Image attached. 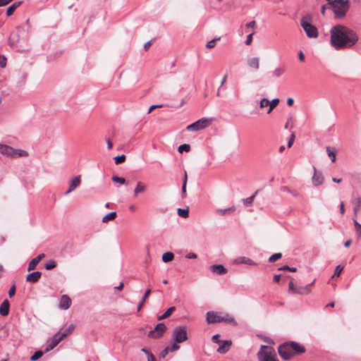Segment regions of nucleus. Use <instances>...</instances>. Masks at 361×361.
Masks as SVG:
<instances>
[{
	"instance_id": "obj_26",
	"label": "nucleus",
	"mask_w": 361,
	"mask_h": 361,
	"mask_svg": "<svg viewBox=\"0 0 361 361\" xmlns=\"http://www.w3.org/2000/svg\"><path fill=\"white\" fill-rule=\"evenodd\" d=\"M235 211V207L233 206V207L226 208V209H217L216 213L219 214V215L223 216V215H226L228 214H232Z\"/></svg>"
},
{
	"instance_id": "obj_52",
	"label": "nucleus",
	"mask_w": 361,
	"mask_h": 361,
	"mask_svg": "<svg viewBox=\"0 0 361 361\" xmlns=\"http://www.w3.org/2000/svg\"><path fill=\"white\" fill-rule=\"evenodd\" d=\"M343 270V267L341 265H338L335 269L334 276H338Z\"/></svg>"
},
{
	"instance_id": "obj_49",
	"label": "nucleus",
	"mask_w": 361,
	"mask_h": 361,
	"mask_svg": "<svg viewBox=\"0 0 361 361\" xmlns=\"http://www.w3.org/2000/svg\"><path fill=\"white\" fill-rule=\"evenodd\" d=\"M220 335L219 334L214 335L212 337V341L214 343L219 344L222 341L219 339Z\"/></svg>"
},
{
	"instance_id": "obj_15",
	"label": "nucleus",
	"mask_w": 361,
	"mask_h": 361,
	"mask_svg": "<svg viewBox=\"0 0 361 361\" xmlns=\"http://www.w3.org/2000/svg\"><path fill=\"white\" fill-rule=\"evenodd\" d=\"M314 281H313L311 283L305 286H297L295 290H294V293L300 294V295H307L311 292L310 287L313 285Z\"/></svg>"
},
{
	"instance_id": "obj_31",
	"label": "nucleus",
	"mask_w": 361,
	"mask_h": 361,
	"mask_svg": "<svg viewBox=\"0 0 361 361\" xmlns=\"http://www.w3.org/2000/svg\"><path fill=\"white\" fill-rule=\"evenodd\" d=\"M14 151H15V153H14L13 158L24 157L28 156V152L25 150L14 149Z\"/></svg>"
},
{
	"instance_id": "obj_53",
	"label": "nucleus",
	"mask_w": 361,
	"mask_h": 361,
	"mask_svg": "<svg viewBox=\"0 0 361 361\" xmlns=\"http://www.w3.org/2000/svg\"><path fill=\"white\" fill-rule=\"evenodd\" d=\"M15 293H16V286H15V285H13L8 290V295L10 298H11L15 295Z\"/></svg>"
},
{
	"instance_id": "obj_6",
	"label": "nucleus",
	"mask_w": 361,
	"mask_h": 361,
	"mask_svg": "<svg viewBox=\"0 0 361 361\" xmlns=\"http://www.w3.org/2000/svg\"><path fill=\"white\" fill-rule=\"evenodd\" d=\"M257 357L259 361H279L274 349L267 345L261 346Z\"/></svg>"
},
{
	"instance_id": "obj_30",
	"label": "nucleus",
	"mask_w": 361,
	"mask_h": 361,
	"mask_svg": "<svg viewBox=\"0 0 361 361\" xmlns=\"http://www.w3.org/2000/svg\"><path fill=\"white\" fill-rule=\"evenodd\" d=\"M360 207H361V198L357 197L355 200V206L353 207V214H354L355 217L357 216V212L360 209Z\"/></svg>"
},
{
	"instance_id": "obj_43",
	"label": "nucleus",
	"mask_w": 361,
	"mask_h": 361,
	"mask_svg": "<svg viewBox=\"0 0 361 361\" xmlns=\"http://www.w3.org/2000/svg\"><path fill=\"white\" fill-rule=\"evenodd\" d=\"M111 180L114 182L118 183L120 184H124L126 183V179L122 177H118L117 176H113Z\"/></svg>"
},
{
	"instance_id": "obj_17",
	"label": "nucleus",
	"mask_w": 361,
	"mask_h": 361,
	"mask_svg": "<svg viewBox=\"0 0 361 361\" xmlns=\"http://www.w3.org/2000/svg\"><path fill=\"white\" fill-rule=\"evenodd\" d=\"M44 254L42 253L37 255L36 257L33 258L28 264L27 271H30L34 270L39 262L44 257Z\"/></svg>"
},
{
	"instance_id": "obj_51",
	"label": "nucleus",
	"mask_w": 361,
	"mask_h": 361,
	"mask_svg": "<svg viewBox=\"0 0 361 361\" xmlns=\"http://www.w3.org/2000/svg\"><path fill=\"white\" fill-rule=\"evenodd\" d=\"M150 293H151V289L150 288L147 289L144 295L142 296L141 300L145 302L146 300L147 299V298L149 297Z\"/></svg>"
},
{
	"instance_id": "obj_39",
	"label": "nucleus",
	"mask_w": 361,
	"mask_h": 361,
	"mask_svg": "<svg viewBox=\"0 0 361 361\" xmlns=\"http://www.w3.org/2000/svg\"><path fill=\"white\" fill-rule=\"evenodd\" d=\"M326 152L331 161L334 162L336 161V152L332 151L329 147H326Z\"/></svg>"
},
{
	"instance_id": "obj_16",
	"label": "nucleus",
	"mask_w": 361,
	"mask_h": 361,
	"mask_svg": "<svg viewBox=\"0 0 361 361\" xmlns=\"http://www.w3.org/2000/svg\"><path fill=\"white\" fill-rule=\"evenodd\" d=\"M42 276V273L39 271H33L26 276V281L32 283H35L39 281Z\"/></svg>"
},
{
	"instance_id": "obj_21",
	"label": "nucleus",
	"mask_w": 361,
	"mask_h": 361,
	"mask_svg": "<svg viewBox=\"0 0 361 361\" xmlns=\"http://www.w3.org/2000/svg\"><path fill=\"white\" fill-rule=\"evenodd\" d=\"M10 303L7 299H5L0 305V314L5 317L9 313Z\"/></svg>"
},
{
	"instance_id": "obj_60",
	"label": "nucleus",
	"mask_w": 361,
	"mask_h": 361,
	"mask_svg": "<svg viewBox=\"0 0 361 361\" xmlns=\"http://www.w3.org/2000/svg\"><path fill=\"white\" fill-rule=\"evenodd\" d=\"M13 0H0V6H4L8 4Z\"/></svg>"
},
{
	"instance_id": "obj_11",
	"label": "nucleus",
	"mask_w": 361,
	"mask_h": 361,
	"mask_svg": "<svg viewBox=\"0 0 361 361\" xmlns=\"http://www.w3.org/2000/svg\"><path fill=\"white\" fill-rule=\"evenodd\" d=\"M231 345L232 341L231 340L222 341L219 344V348H217L216 351L220 354H225L230 350Z\"/></svg>"
},
{
	"instance_id": "obj_1",
	"label": "nucleus",
	"mask_w": 361,
	"mask_h": 361,
	"mask_svg": "<svg viewBox=\"0 0 361 361\" xmlns=\"http://www.w3.org/2000/svg\"><path fill=\"white\" fill-rule=\"evenodd\" d=\"M330 34V44L336 50L351 48L359 40L356 32L342 25L332 27Z\"/></svg>"
},
{
	"instance_id": "obj_37",
	"label": "nucleus",
	"mask_w": 361,
	"mask_h": 361,
	"mask_svg": "<svg viewBox=\"0 0 361 361\" xmlns=\"http://www.w3.org/2000/svg\"><path fill=\"white\" fill-rule=\"evenodd\" d=\"M257 192V191H256L255 192L254 195H252V196L249 197H247L245 199H243V202H244V204L245 206H250L252 205V202H253V200H254V198L255 197V194Z\"/></svg>"
},
{
	"instance_id": "obj_3",
	"label": "nucleus",
	"mask_w": 361,
	"mask_h": 361,
	"mask_svg": "<svg viewBox=\"0 0 361 361\" xmlns=\"http://www.w3.org/2000/svg\"><path fill=\"white\" fill-rule=\"evenodd\" d=\"M350 7V0H334L330 3L328 8L333 11L336 19L341 20L345 17Z\"/></svg>"
},
{
	"instance_id": "obj_18",
	"label": "nucleus",
	"mask_w": 361,
	"mask_h": 361,
	"mask_svg": "<svg viewBox=\"0 0 361 361\" xmlns=\"http://www.w3.org/2000/svg\"><path fill=\"white\" fill-rule=\"evenodd\" d=\"M71 305V300L67 295H63L59 302V307L62 310H67Z\"/></svg>"
},
{
	"instance_id": "obj_24",
	"label": "nucleus",
	"mask_w": 361,
	"mask_h": 361,
	"mask_svg": "<svg viewBox=\"0 0 361 361\" xmlns=\"http://www.w3.org/2000/svg\"><path fill=\"white\" fill-rule=\"evenodd\" d=\"M21 4L22 1H16L13 4H12L10 6H8L6 10L7 16H11L16 11V9L21 5Z\"/></svg>"
},
{
	"instance_id": "obj_56",
	"label": "nucleus",
	"mask_w": 361,
	"mask_h": 361,
	"mask_svg": "<svg viewBox=\"0 0 361 361\" xmlns=\"http://www.w3.org/2000/svg\"><path fill=\"white\" fill-rule=\"evenodd\" d=\"M187 259H196L197 255L194 252H189L185 255Z\"/></svg>"
},
{
	"instance_id": "obj_25",
	"label": "nucleus",
	"mask_w": 361,
	"mask_h": 361,
	"mask_svg": "<svg viewBox=\"0 0 361 361\" xmlns=\"http://www.w3.org/2000/svg\"><path fill=\"white\" fill-rule=\"evenodd\" d=\"M247 64L250 67L257 70L259 67V59L257 57L249 59L247 60Z\"/></svg>"
},
{
	"instance_id": "obj_29",
	"label": "nucleus",
	"mask_w": 361,
	"mask_h": 361,
	"mask_svg": "<svg viewBox=\"0 0 361 361\" xmlns=\"http://www.w3.org/2000/svg\"><path fill=\"white\" fill-rule=\"evenodd\" d=\"M174 258V255L171 252H166L162 255V261L164 262H169L172 261Z\"/></svg>"
},
{
	"instance_id": "obj_33",
	"label": "nucleus",
	"mask_w": 361,
	"mask_h": 361,
	"mask_svg": "<svg viewBox=\"0 0 361 361\" xmlns=\"http://www.w3.org/2000/svg\"><path fill=\"white\" fill-rule=\"evenodd\" d=\"M269 108L267 111L268 114L271 113V111L278 105V104L279 103V99L278 98H276L272 99L271 101H269Z\"/></svg>"
},
{
	"instance_id": "obj_23",
	"label": "nucleus",
	"mask_w": 361,
	"mask_h": 361,
	"mask_svg": "<svg viewBox=\"0 0 361 361\" xmlns=\"http://www.w3.org/2000/svg\"><path fill=\"white\" fill-rule=\"evenodd\" d=\"M74 329V326L73 324H71L68 328H66V329L63 330V331H58L57 333H56L58 336L61 339V341L66 338L68 334H70L72 331Z\"/></svg>"
},
{
	"instance_id": "obj_2",
	"label": "nucleus",
	"mask_w": 361,
	"mask_h": 361,
	"mask_svg": "<svg viewBox=\"0 0 361 361\" xmlns=\"http://www.w3.org/2000/svg\"><path fill=\"white\" fill-rule=\"evenodd\" d=\"M278 352L283 360H288L294 356L305 353V348L296 341H288L279 346Z\"/></svg>"
},
{
	"instance_id": "obj_44",
	"label": "nucleus",
	"mask_w": 361,
	"mask_h": 361,
	"mask_svg": "<svg viewBox=\"0 0 361 361\" xmlns=\"http://www.w3.org/2000/svg\"><path fill=\"white\" fill-rule=\"evenodd\" d=\"M279 271H290L292 272H295L297 271V268L296 267H290L288 265H283V266L279 267Z\"/></svg>"
},
{
	"instance_id": "obj_41",
	"label": "nucleus",
	"mask_w": 361,
	"mask_h": 361,
	"mask_svg": "<svg viewBox=\"0 0 361 361\" xmlns=\"http://www.w3.org/2000/svg\"><path fill=\"white\" fill-rule=\"evenodd\" d=\"M219 40H220V37L215 38V39H213L209 41L206 44V47L207 49H212V48L216 46V42Z\"/></svg>"
},
{
	"instance_id": "obj_38",
	"label": "nucleus",
	"mask_w": 361,
	"mask_h": 361,
	"mask_svg": "<svg viewBox=\"0 0 361 361\" xmlns=\"http://www.w3.org/2000/svg\"><path fill=\"white\" fill-rule=\"evenodd\" d=\"M43 352L42 350H37L30 357V360L32 361H36L43 355Z\"/></svg>"
},
{
	"instance_id": "obj_12",
	"label": "nucleus",
	"mask_w": 361,
	"mask_h": 361,
	"mask_svg": "<svg viewBox=\"0 0 361 361\" xmlns=\"http://www.w3.org/2000/svg\"><path fill=\"white\" fill-rule=\"evenodd\" d=\"M0 153L8 157L13 158L15 151L14 148L9 145L0 144Z\"/></svg>"
},
{
	"instance_id": "obj_4",
	"label": "nucleus",
	"mask_w": 361,
	"mask_h": 361,
	"mask_svg": "<svg viewBox=\"0 0 361 361\" xmlns=\"http://www.w3.org/2000/svg\"><path fill=\"white\" fill-rule=\"evenodd\" d=\"M207 322L209 324L225 322L226 324H230L233 326L237 325V322L232 315L229 314H222L220 312H216L214 311H210L207 313Z\"/></svg>"
},
{
	"instance_id": "obj_63",
	"label": "nucleus",
	"mask_w": 361,
	"mask_h": 361,
	"mask_svg": "<svg viewBox=\"0 0 361 361\" xmlns=\"http://www.w3.org/2000/svg\"><path fill=\"white\" fill-rule=\"evenodd\" d=\"M255 21H251L250 23H248L247 24H246V27H250V28H254L255 27Z\"/></svg>"
},
{
	"instance_id": "obj_10",
	"label": "nucleus",
	"mask_w": 361,
	"mask_h": 361,
	"mask_svg": "<svg viewBox=\"0 0 361 361\" xmlns=\"http://www.w3.org/2000/svg\"><path fill=\"white\" fill-rule=\"evenodd\" d=\"M81 183V176H76L69 181V188L65 192V195H68L74 190H75Z\"/></svg>"
},
{
	"instance_id": "obj_7",
	"label": "nucleus",
	"mask_w": 361,
	"mask_h": 361,
	"mask_svg": "<svg viewBox=\"0 0 361 361\" xmlns=\"http://www.w3.org/2000/svg\"><path fill=\"white\" fill-rule=\"evenodd\" d=\"M188 338L187 327L185 326H177L173 329L172 339L174 342L181 343Z\"/></svg>"
},
{
	"instance_id": "obj_57",
	"label": "nucleus",
	"mask_w": 361,
	"mask_h": 361,
	"mask_svg": "<svg viewBox=\"0 0 361 361\" xmlns=\"http://www.w3.org/2000/svg\"><path fill=\"white\" fill-rule=\"evenodd\" d=\"M288 288L289 290L294 293V290H295V288H297V286L294 284L293 281H290L288 284Z\"/></svg>"
},
{
	"instance_id": "obj_36",
	"label": "nucleus",
	"mask_w": 361,
	"mask_h": 361,
	"mask_svg": "<svg viewBox=\"0 0 361 361\" xmlns=\"http://www.w3.org/2000/svg\"><path fill=\"white\" fill-rule=\"evenodd\" d=\"M190 150V145H188V144H183V145H180L178 147V151L180 153H183V152H188Z\"/></svg>"
},
{
	"instance_id": "obj_58",
	"label": "nucleus",
	"mask_w": 361,
	"mask_h": 361,
	"mask_svg": "<svg viewBox=\"0 0 361 361\" xmlns=\"http://www.w3.org/2000/svg\"><path fill=\"white\" fill-rule=\"evenodd\" d=\"M295 135L293 134L291 135L290 138L289 139L288 142V147H290L293 145V141H294Z\"/></svg>"
},
{
	"instance_id": "obj_54",
	"label": "nucleus",
	"mask_w": 361,
	"mask_h": 361,
	"mask_svg": "<svg viewBox=\"0 0 361 361\" xmlns=\"http://www.w3.org/2000/svg\"><path fill=\"white\" fill-rule=\"evenodd\" d=\"M163 106L162 104H154V105H152L149 109H148V111H147V114H149L152 111V110L157 109V108H161Z\"/></svg>"
},
{
	"instance_id": "obj_13",
	"label": "nucleus",
	"mask_w": 361,
	"mask_h": 361,
	"mask_svg": "<svg viewBox=\"0 0 361 361\" xmlns=\"http://www.w3.org/2000/svg\"><path fill=\"white\" fill-rule=\"evenodd\" d=\"M314 175L312 176V183L314 186H319L324 182V177L321 172H318L314 166Z\"/></svg>"
},
{
	"instance_id": "obj_22",
	"label": "nucleus",
	"mask_w": 361,
	"mask_h": 361,
	"mask_svg": "<svg viewBox=\"0 0 361 361\" xmlns=\"http://www.w3.org/2000/svg\"><path fill=\"white\" fill-rule=\"evenodd\" d=\"M147 186L145 183L138 181L136 183V186L133 191V195L134 197H137L139 194L143 193L146 191Z\"/></svg>"
},
{
	"instance_id": "obj_40",
	"label": "nucleus",
	"mask_w": 361,
	"mask_h": 361,
	"mask_svg": "<svg viewBox=\"0 0 361 361\" xmlns=\"http://www.w3.org/2000/svg\"><path fill=\"white\" fill-rule=\"evenodd\" d=\"M282 257V254L281 252L274 253L269 258V262H274L276 260L281 259Z\"/></svg>"
},
{
	"instance_id": "obj_42",
	"label": "nucleus",
	"mask_w": 361,
	"mask_h": 361,
	"mask_svg": "<svg viewBox=\"0 0 361 361\" xmlns=\"http://www.w3.org/2000/svg\"><path fill=\"white\" fill-rule=\"evenodd\" d=\"M114 159L115 160L116 164H121V163L125 161L126 156L124 154H121V155L115 157L114 158Z\"/></svg>"
},
{
	"instance_id": "obj_32",
	"label": "nucleus",
	"mask_w": 361,
	"mask_h": 361,
	"mask_svg": "<svg viewBox=\"0 0 361 361\" xmlns=\"http://www.w3.org/2000/svg\"><path fill=\"white\" fill-rule=\"evenodd\" d=\"M353 224L356 231L357 236L361 238V224H359L355 218L353 219Z\"/></svg>"
},
{
	"instance_id": "obj_9",
	"label": "nucleus",
	"mask_w": 361,
	"mask_h": 361,
	"mask_svg": "<svg viewBox=\"0 0 361 361\" xmlns=\"http://www.w3.org/2000/svg\"><path fill=\"white\" fill-rule=\"evenodd\" d=\"M166 329L167 328L164 323H159L155 326L153 330L149 331L148 337L154 339L159 338L163 336Z\"/></svg>"
},
{
	"instance_id": "obj_20",
	"label": "nucleus",
	"mask_w": 361,
	"mask_h": 361,
	"mask_svg": "<svg viewBox=\"0 0 361 361\" xmlns=\"http://www.w3.org/2000/svg\"><path fill=\"white\" fill-rule=\"evenodd\" d=\"M234 263L237 264H245L250 266L257 265L256 262H255L253 260L247 257H239L234 259Z\"/></svg>"
},
{
	"instance_id": "obj_59",
	"label": "nucleus",
	"mask_w": 361,
	"mask_h": 361,
	"mask_svg": "<svg viewBox=\"0 0 361 361\" xmlns=\"http://www.w3.org/2000/svg\"><path fill=\"white\" fill-rule=\"evenodd\" d=\"M186 185L187 184L182 185V197L183 198L186 197Z\"/></svg>"
},
{
	"instance_id": "obj_45",
	"label": "nucleus",
	"mask_w": 361,
	"mask_h": 361,
	"mask_svg": "<svg viewBox=\"0 0 361 361\" xmlns=\"http://www.w3.org/2000/svg\"><path fill=\"white\" fill-rule=\"evenodd\" d=\"M175 310H176V307H174V306L170 307L164 313V317L168 318L169 317H170L172 314V313L173 312H175Z\"/></svg>"
},
{
	"instance_id": "obj_8",
	"label": "nucleus",
	"mask_w": 361,
	"mask_h": 361,
	"mask_svg": "<svg viewBox=\"0 0 361 361\" xmlns=\"http://www.w3.org/2000/svg\"><path fill=\"white\" fill-rule=\"evenodd\" d=\"M212 123V119L202 118L197 121L188 125L186 129L189 131H198L206 128Z\"/></svg>"
},
{
	"instance_id": "obj_27",
	"label": "nucleus",
	"mask_w": 361,
	"mask_h": 361,
	"mask_svg": "<svg viewBox=\"0 0 361 361\" xmlns=\"http://www.w3.org/2000/svg\"><path fill=\"white\" fill-rule=\"evenodd\" d=\"M117 214L116 212H111L104 215L102 218L103 223H107L109 221L114 220L116 217Z\"/></svg>"
},
{
	"instance_id": "obj_62",
	"label": "nucleus",
	"mask_w": 361,
	"mask_h": 361,
	"mask_svg": "<svg viewBox=\"0 0 361 361\" xmlns=\"http://www.w3.org/2000/svg\"><path fill=\"white\" fill-rule=\"evenodd\" d=\"M298 58H299V60L300 61H302V62L304 61V60H305V55H304V54H303V52L302 51H300L298 52Z\"/></svg>"
},
{
	"instance_id": "obj_5",
	"label": "nucleus",
	"mask_w": 361,
	"mask_h": 361,
	"mask_svg": "<svg viewBox=\"0 0 361 361\" xmlns=\"http://www.w3.org/2000/svg\"><path fill=\"white\" fill-rule=\"evenodd\" d=\"M312 18L307 15L301 19V26L309 38H317L318 37V30L316 26L311 24Z\"/></svg>"
},
{
	"instance_id": "obj_47",
	"label": "nucleus",
	"mask_w": 361,
	"mask_h": 361,
	"mask_svg": "<svg viewBox=\"0 0 361 361\" xmlns=\"http://www.w3.org/2000/svg\"><path fill=\"white\" fill-rule=\"evenodd\" d=\"M7 59L4 55H0V67L5 68L6 66Z\"/></svg>"
},
{
	"instance_id": "obj_14",
	"label": "nucleus",
	"mask_w": 361,
	"mask_h": 361,
	"mask_svg": "<svg viewBox=\"0 0 361 361\" xmlns=\"http://www.w3.org/2000/svg\"><path fill=\"white\" fill-rule=\"evenodd\" d=\"M61 341V339L55 334L50 340V342L47 345L45 351L49 352L53 350Z\"/></svg>"
},
{
	"instance_id": "obj_48",
	"label": "nucleus",
	"mask_w": 361,
	"mask_h": 361,
	"mask_svg": "<svg viewBox=\"0 0 361 361\" xmlns=\"http://www.w3.org/2000/svg\"><path fill=\"white\" fill-rule=\"evenodd\" d=\"M169 347V351L170 352H174L180 349V345L178 343L174 342L171 346Z\"/></svg>"
},
{
	"instance_id": "obj_28",
	"label": "nucleus",
	"mask_w": 361,
	"mask_h": 361,
	"mask_svg": "<svg viewBox=\"0 0 361 361\" xmlns=\"http://www.w3.org/2000/svg\"><path fill=\"white\" fill-rule=\"evenodd\" d=\"M286 71L284 67H278L274 69L272 72V77L274 78H279L281 77Z\"/></svg>"
},
{
	"instance_id": "obj_35",
	"label": "nucleus",
	"mask_w": 361,
	"mask_h": 361,
	"mask_svg": "<svg viewBox=\"0 0 361 361\" xmlns=\"http://www.w3.org/2000/svg\"><path fill=\"white\" fill-rule=\"evenodd\" d=\"M56 267V262L54 259L49 260L48 262H47L44 265V267L47 270H51Z\"/></svg>"
},
{
	"instance_id": "obj_19",
	"label": "nucleus",
	"mask_w": 361,
	"mask_h": 361,
	"mask_svg": "<svg viewBox=\"0 0 361 361\" xmlns=\"http://www.w3.org/2000/svg\"><path fill=\"white\" fill-rule=\"evenodd\" d=\"M210 270L218 275H223L227 273L228 270L222 264H214L210 266Z\"/></svg>"
},
{
	"instance_id": "obj_61",
	"label": "nucleus",
	"mask_w": 361,
	"mask_h": 361,
	"mask_svg": "<svg viewBox=\"0 0 361 361\" xmlns=\"http://www.w3.org/2000/svg\"><path fill=\"white\" fill-rule=\"evenodd\" d=\"M141 351L143 352L147 356V357L150 356V355H153L149 350H148L147 348H142L141 349Z\"/></svg>"
},
{
	"instance_id": "obj_34",
	"label": "nucleus",
	"mask_w": 361,
	"mask_h": 361,
	"mask_svg": "<svg viewBox=\"0 0 361 361\" xmlns=\"http://www.w3.org/2000/svg\"><path fill=\"white\" fill-rule=\"evenodd\" d=\"M178 214L183 218H187L189 216V210L188 209H178Z\"/></svg>"
},
{
	"instance_id": "obj_46",
	"label": "nucleus",
	"mask_w": 361,
	"mask_h": 361,
	"mask_svg": "<svg viewBox=\"0 0 361 361\" xmlns=\"http://www.w3.org/2000/svg\"><path fill=\"white\" fill-rule=\"evenodd\" d=\"M269 104H270V102L268 99L263 98L261 99V101L259 102V106H260V108H264V107L269 106Z\"/></svg>"
},
{
	"instance_id": "obj_55",
	"label": "nucleus",
	"mask_w": 361,
	"mask_h": 361,
	"mask_svg": "<svg viewBox=\"0 0 361 361\" xmlns=\"http://www.w3.org/2000/svg\"><path fill=\"white\" fill-rule=\"evenodd\" d=\"M252 35H253V33H251L247 36V38H246V40L245 42L246 45H249L251 44V42L252 41Z\"/></svg>"
},
{
	"instance_id": "obj_64",
	"label": "nucleus",
	"mask_w": 361,
	"mask_h": 361,
	"mask_svg": "<svg viewBox=\"0 0 361 361\" xmlns=\"http://www.w3.org/2000/svg\"><path fill=\"white\" fill-rule=\"evenodd\" d=\"M147 361H157V359L154 355H150V356L147 357Z\"/></svg>"
},
{
	"instance_id": "obj_50",
	"label": "nucleus",
	"mask_w": 361,
	"mask_h": 361,
	"mask_svg": "<svg viewBox=\"0 0 361 361\" xmlns=\"http://www.w3.org/2000/svg\"><path fill=\"white\" fill-rule=\"evenodd\" d=\"M169 352V347L167 346L160 353V357L164 358Z\"/></svg>"
}]
</instances>
